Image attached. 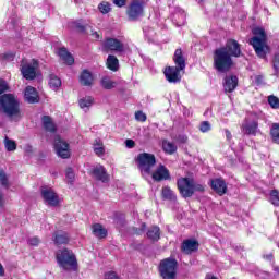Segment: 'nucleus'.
Masks as SVG:
<instances>
[{"mask_svg":"<svg viewBox=\"0 0 279 279\" xmlns=\"http://www.w3.org/2000/svg\"><path fill=\"white\" fill-rule=\"evenodd\" d=\"M0 112L11 121H21L23 119L21 102L13 94H4L0 97Z\"/></svg>","mask_w":279,"mask_h":279,"instance_id":"obj_1","label":"nucleus"},{"mask_svg":"<svg viewBox=\"0 0 279 279\" xmlns=\"http://www.w3.org/2000/svg\"><path fill=\"white\" fill-rule=\"evenodd\" d=\"M173 61L177 64V66H168L166 68L163 73H165L166 80L170 84H178V82H181L182 80V76L180 75V71H184V69H186V60L182 54V49L175 50Z\"/></svg>","mask_w":279,"mask_h":279,"instance_id":"obj_2","label":"nucleus"},{"mask_svg":"<svg viewBox=\"0 0 279 279\" xmlns=\"http://www.w3.org/2000/svg\"><path fill=\"white\" fill-rule=\"evenodd\" d=\"M254 37L251 38L250 45L255 50V53L258 58L265 60L267 58V53H269V46H267V33H265V28L255 27L253 29Z\"/></svg>","mask_w":279,"mask_h":279,"instance_id":"obj_3","label":"nucleus"},{"mask_svg":"<svg viewBox=\"0 0 279 279\" xmlns=\"http://www.w3.org/2000/svg\"><path fill=\"white\" fill-rule=\"evenodd\" d=\"M56 258L59 267L64 271H77V257L69 248L57 251Z\"/></svg>","mask_w":279,"mask_h":279,"instance_id":"obj_4","label":"nucleus"},{"mask_svg":"<svg viewBox=\"0 0 279 279\" xmlns=\"http://www.w3.org/2000/svg\"><path fill=\"white\" fill-rule=\"evenodd\" d=\"M234 65V61L230 58V52L226 48H217L214 51V69L218 73H228Z\"/></svg>","mask_w":279,"mask_h":279,"instance_id":"obj_5","label":"nucleus"},{"mask_svg":"<svg viewBox=\"0 0 279 279\" xmlns=\"http://www.w3.org/2000/svg\"><path fill=\"white\" fill-rule=\"evenodd\" d=\"M159 274L162 279H175L178 274V260L166 258L159 263Z\"/></svg>","mask_w":279,"mask_h":279,"instance_id":"obj_6","label":"nucleus"},{"mask_svg":"<svg viewBox=\"0 0 279 279\" xmlns=\"http://www.w3.org/2000/svg\"><path fill=\"white\" fill-rule=\"evenodd\" d=\"M156 169V155L149 153L141 154V171L151 175V171Z\"/></svg>","mask_w":279,"mask_h":279,"instance_id":"obj_7","label":"nucleus"},{"mask_svg":"<svg viewBox=\"0 0 279 279\" xmlns=\"http://www.w3.org/2000/svg\"><path fill=\"white\" fill-rule=\"evenodd\" d=\"M241 130L246 136H256L258 132V119H256V114H251V117L245 118Z\"/></svg>","mask_w":279,"mask_h":279,"instance_id":"obj_8","label":"nucleus"},{"mask_svg":"<svg viewBox=\"0 0 279 279\" xmlns=\"http://www.w3.org/2000/svg\"><path fill=\"white\" fill-rule=\"evenodd\" d=\"M177 186L180 195H182L185 199L189 197H193V179H190V178L178 179Z\"/></svg>","mask_w":279,"mask_h":279,"instance_id":"obj_9","label":"nucleus"},{"mask_svg":"<svg viewBox=\"0 0 279 279\" xmlns=\"http://www.w3.org/2000/svg\"><path fill=\"white\" fill-rule=\"evenodd\" d=\"M41 197L47 206H58L60 204V196L49 186H41Z\"/></svg>","mask_w":279,"mask_h":279,"instance_id":"obj_10","label":"nucleus"},{"mask_svg":"<svg viewBox=\"0 0 279 279\" xmlns=\"http://www.w3.org/2000/svg\"><path fill=\"white\" fill-rule=\"evenodd\" d=\"M36 71H38V61L35 59L28 63L22 64L21 73L25 80H35Z\"/></svg>","mask_w":279,"mask_h":279,"instance_id":"obj_11","label":"nucleus"},{"mask_svg":"<svg viewBox=\"0 0 279 279\" xmlns=\"http://www.w3.org/2000/svg\"><path fill=\"white\" fill-rule=\"evenodd\" d=\"M220 48L226 49V51L229 52L230 58H241V56H243V51H241V44L235 39L227 40L226 45Z\"/></svg>","mask_w":279,"mask_h":279,"instance_id":"obj_12","label":"nucleus"},{"mask_svg":"<svg viewBox=\"0 0 279 279\" xmlns=\"http://www.w3.org/2000/svg\"><path fill=\"white\" fill-rule=\"evenodd\" d=\"M54 149L57 151V156H59L60 158H70L71 156L69 143L62 141L60 136H56L54 138Z\"/></svg>","mask_w":279,"mask_h":279,"instance_id":"obj_13","label":"nucleus"},{"mask_svg":"<svg viewBox=\"0 0 279 279\" xmlns=\"http://www.w3.org/2000/svg\"><path fill=\"white\" fill-rule=\"evenodd\" d=\"M150 175L155 182H162V180H171L169 169H167L165 165H159L155 171H151Z\"/></svg>","mask_w":279,"mask_h":279,"instance_id":"obj_14","label":"nucleus"},{"mask_svg":"<svg viewBox=\"0 0 279 279\" xmlns=\"http://www.w3.org/2000/svg\"><path fill=\"white\" fill-rule=\"evenodd\" d=\"M102 49L104 51H118L121 52L124 49L123 44L116 38H107L104 43H102Z\"/></svg>","mask_w":279,"mask_h":279,"instance_id":"obj_15","label":"nucleus"},{"mask_svg":"<svg viewBox=\"0 0 279 279\" xmlns=\"http://www.w3.org/2000/svg\"><path fill=\"white\" fill-rule=\"evenodd\" d=\"M210 186L213 191L218 193V195H226L228 193V185L226 184V181L223 179H211L210 180Z\"/></svg>","mask_w":279,"mask_h":279,"instance_id":"obj_16","label":"nucleus"},{"mask_svg":"<svg viewBox=\"0 0 279 279\" xmlns=\"http://www.w3.org/2000/svg\"><path fill=\"white\" fill-rule=\"evenodd\" d=\"M181 250L184 254H193L199 250V242L197 240H185L181 245Z\"/></svg>","mask_w":279,"mask_h":279,"instance_id":"obj_17","label":"nucleus"},{"mask_svg":"<svg viewBox=\"0 0 279 279\" xmlns=\"http://www.w3.org/2000/svg\"><path fill=\"white\" fill-rule=\"evenodd\" d=\"M93 175L96 178V180H100V182H109L110 175L106 171V168L101 165H97L93 169Z\"/></svg>","mask_w":279,"mask_h":279,"instance_id":"obj_18","label":"nucleus"},{"mask_svg":"<svg viewBox=\"0 0 279 279\" xmlns=\"http://www.w3.org/2000/svg\"><path fill=\"white\" fill-rule=\"evenodd\" d=\"M239 86V77L231 75L225 77L223 88L226 93H233Z\"/></svg>","mask_w":279,"mask_h":279,"instance_id":"obj_19","label":"nucleus"},{"mask_svg":"<svg viewBox=\"0 0 279 279\" xmlns=\"http://www.w3.org/2000/svg\"><path fill=\"white\" fill-rule=\"evenodd\" d=\"M141 14V1L133 0L128 9V15L131 21H135V19H138V15Z\"/></svg>","mask_w":279,"mask_h":279,"instance_id":"obj_20","label":"nucleus"},{"mask_svg":"<svg viewBox=\"0 0 279 279\" xmlns=\"http://www.w3.org/2000/svg\"><path fill=\"white\" fill-rule=\"evenodd\" d=\"M24 99L27 104H38V92L32 86H27L24 92Z\"/></svg>","mask_w":279,"mask_h":279,"instance_id":"obj_21","label":"nucleus"},{"mask_svg":"<svg viewBox=\"0 0 279 279\" xmlns=\"http://www.w3.org/2000/svg\"><path fill=\"white\" fill-rule=\"evenodd\" d=\"M58 56H59L60 60H62V62H64L69 66H71V64H74V62H75V59L73 58V54L70 53L66 50V48H60L58 50Z\"/></svg>","mask_w":279,"mask_h":279,"instance_id":"obj_22","label":"nucleus"},{"mask_svg":"<svg viewBox=\"0 0 279 279\" xmlns=\"http://www.w3.org/2000/svg\"><path fill=\"white\" fill-rule=\"evenodd\" d=\"M161 197L162 199H166L168 202H178V196L175 195V192L169 187V185H166L161 189Z\"/></svg>","mask_w":279,"mask_h":279,"instance_id":"obj_23","label":"nucleus"},{"mask_svg":"<svg viewBox=\"0 0 279 279\" xmlns=\"http://www.w3.org/2000/svg\"><path fill=\"white\" fill-rule=\"evenodd\" d=\"M173 21L178 27L186 24V13L182 9H178L173 15Z\"/></svg>","mask_w":279,"mask_h":279,"instance_id":"obj_24","label":"nucleus"},{"mask_svg":"<svg viewBox=\"0 0 279 279\" xmlns=\"http://www.w3.org/2000/svg\"><path fill=\"white\" fill-rule=\"evenodd\" d=\"M92 232L97 239H106L108 236V231L99 223L92 226Z\"/></svg>","mask_w":279,"mask_h":279,"instance_id":"obj_25","label":"nucleus"},{"mask_svg":"<svg viewBox=\"0 0 279 279\" xmlns=\"http://www.w3.org/2000/svg\"><path fill=\"white\" fill-rule=\"evenodd\" d=\"M146 234H147V239H149V241H153V243L160 241V227L158 226L150 227Z\"/></svg>","mask_w":279,"mask_h":279,"instance_id":"obj_26","label":"nucleus"},{"mask_svg":"<svg viewBox=\"0 0 279 279\" xmlns=\"http://www.w3.org/2000/svg\"><path fill=\"white\" fill-rule=\"evenodd\" d=\"M80 82L82 86H93V74L88 72V70L83 71L80 76Z\"/></svg>","mask_w":279,"mask_h":279,"instance_id":"obj_27","label":"nucleus"},{"mask_svg":"<svg viewBox=\"0 0 279 279\" xmlns=\"http://www.w3.org/2000/svg\"><path fill=\"white\" fill-rule=\"evenodd\" d=\"M53 241L57 245H66V243H69V234H66V232L59 231L54 234Z\"/></svg>","mask_w":279,"mask_h":279,"instance_id":"obj_28","label":"nucleus"},{"mask_svg":"<svg viewBox=\"0 0 279 279\" xmlns=\"http://www.w3.org/2000/svg\"><path fill=\"white\" fill-rule=\"evenodd\" d=\"M106 65L110 71H119V59L112 54H109Z\"/></svg>","mask_w":279,"mask_h":279,"instance_id":"obj_29","label":"nucleus"},{"mask_svg":"<svg viewBox=\"0 0 279 279\" xmlns=\"http://www.w3.org/2000/svg\"><path fill=\"white\" fill-rule=\"evenodd\" d=\"M41 121H43V126L47 132H56V124L53 123V120H51L50 117L44 116Z\"/></svg>","mask_w":279,"mask_h":279,"instance_id":"obj_30","label":"nucleus"},{"mask_svg":"<svg viewBox=\"0 0 279 279\" xmlns=\"http://www.w3.org/2000/svg\"><path fill=\"white\" fill-rule=\"evenodd\" d=\"M3 143L7 151H16V142L8 137V135L4 136Z\"/></svg>","mask_w":279,"mask_h":279,"instance_id":"obj_31","label":"nucleus"},{"mask_svg":"<svg viewBox=\"0 0 279 279\" xmlns=\"http://www.w3.org/2000/svg\"><path fill=\"white\" fill-rule=\"evenodd\" d=\"M49 86L50 88H52V90H58V88L62 86V81L58 76L51 74L49 80Z\"/></svg>","mask_w":279,"mask_h":279,"instance_id":"obj_32","label":"nucleus"},{"mask_svg":"<svg viewBox=\"0 0 279 279\" xmlns=\"http://www.w3.org/2000/svg\"><path fill=\"white\" fill-rule=\"evenodd\" d=\"M94 151L96 156H104L106 154V148L104 147V143L100 140H96L94 143Z\"/></svg>","mask_w":279,"mask_h":279,"instance_id":"obj_33","label":"nucleus"},{"mask_svg":"<svg viewBox=\"0 0 279 279\" xmlns=\"http://www.w3.org/2000/svg\"><path fill=\"white\" fill-rule=\"evenodd\" d=\"M101 86L102 88H106V90H111V88H114L117 86V82L112 81L108 76H105L101 80Z\"/></svg>","mask_w":279,"mask_h":279,"instance_id":"obj_34","label":"nucleus"},{"mask_svg":"<svg viewBox=\"0 0 279 279\" xmlns=\"http://www.w3.org/2000/svg\"><path fill=\"white\" fill-rule=\"evenodd\" d=\"M93 104H95V99H93V97L90 96H86L82 99H80L78 105L80 108H82L84 110V108H90V106H93Z\"/></svg>","mask_w":279,"mask_h":279,"instance_id":"obj_35","label":"nucleus"},{"mask_svg":"<svg viewBox=\"0 0 279 279\" xmlns=\"http://www.w3.org/2000/svg\"><path fill=\"white\" fill-rule=\"evenodd\" d=\"M162 147L166 154H175V151H178V146L171 142L163 141Z\"/></svg>","mask_w":279,"mask_h":279,"instance_id":"obj_36","label":"nucleus"},{"mask_svg":"<svg viewBox=\"0 0 279 279\" xmlns=\"http://www.w3.org/2000/svg\"><path fill=\"white\" fill-rule=\"evenodd\" d=\"M98 10L101 14H109L112 10V5L109 2L102 1L98 4Z\"/></svg>","mask_w":279,"mask_h":279,"instance_id":"obj_37","label":"nucleus"},{"mask_svg":"<svg viewBox=\"0 0 279 279\" xmlns=\"http://www.w3.org/2000/svg\"><path fill=\"white\" fill-rule=\"evenodd\" d=\"M206 191V186L201 183H195V180L192 179V195L195 193H204Z\"/></svg>","mask_w":279,"mask_h":279,"instance_id":"obj_38","label":"nucleus"},{"mask_svg":"<svg viewBox=\"0 0 279 279\" xmlns=\"http://www.w3.org/2000/svg\"><path fill=\"white\" fill-rule=\"evenodd\" d=\"M270 203L272 206H279V191L278 190H272L270 192Z\"/></svg>","mask_w":279,"mask_h":279,"instance_id":"obj_39","label":"nucleus"},{"mask_svg":"<svg viewBox=\"0 0 279 279\" xmlns=\"http://www.w3.org/2000/svg\"><path fill=\"white\" fill-rule=\"evenodd\" d=\"M268 104L271 108H274L275 110H278L279 108V98L271 95L268 97Z\"/></svg>","mask_w":279,"mask_h":279,"instance_id":"obj_40","label":"nucleus"},{"mask_svg":"<svg viewBox=\"0 0 279 279\" xmlns=\"http://www.w3.org/2000/svg\"><path fill=\"white\" fill-rule=\"evenodd\" d=\"M270 134L272 136V141H275V143H279V124L272 125Z\"/></svg>","mask_w":279,"mask_h":279,"instance_id":"obj_41","label":"nucleus"},{"mask_svg":"<svg viewBox=\"0 0 279 279\" xmlns=\"http://www.w3.org/2000/svg\"><path fill=\"white\" fill-rule=\"evenodd\" d=\"M65 177L69 184H73V182H75V172H73V169L68 168L65 172Z\"/></svg>","mask_w":279,"mask_h":279,"instance_id":"obj_42","label":"nucleus"},{"mask_svg":"<svg viewBox=\"0 0 279 279\" xmlns=\"http://www.w3.org/2000/svg\"><path fill=\"white\" fill-rule=\"evenodd\" d=\"M0 184L8 189L10 186V183L8 182V175L3 170H0Z\"/></svg>","mask_w":279,"mask_h":279,"instance_id":"obj_43","label":"nucleus"},{"mask_svg":"<svg viewBox=\"0 0 279 279\" xmlns=\"http://www.w3.org/2000/svg\"><path fill=\"white\" fill-rule=\"evenodd\" d=\"M201 132H210V122L203 121L199 125Z\"/></svg>","mask_w":279,"mask_h":279,"instance_id":"obj_44","label":"nucleus"},{"mask_svg":"<svg viewBox=\"0 0 279 279\" xmlns=\"http://www.w3.org/2000/svg\"><path fill=\"white\" fill-rule=\"evenodd\" d=\"M39 243H40V239H38L37 236L28 239V244L33 245L34 247L38 246Z\"/></svg>","mask_w":279,"mask_h":279,"instance_id":"obj_45","label":"nucleus"},{"mask_svg":"<svg viewBox=\"0 0 279 279\" xmlns=\"http://www.w3.org/2000/svg\"><path fill=\"white\" fill-rule=\"evenodd\" d=\"M8 90V83L0 78V95H3Z\"/></svg>","mask_w":279,"mask_h":279,"instance_id":"obj_46","label":"nucleus"},{"mask_svg":"<svg viewBox=\"0 0 279 279\" xmlns=\"http://www.w3.org/2000/svg\"><path fill=\"white\" fill-rule=\"evenodd\" d=\"M105 279H120L119 276H117V272L109 271L105 274Z\"/></svg>","mask_w":279,"mask_h":279,"instance_id":"obj_47","label":"nucleus"},{"mask_svg":"<svg viewBox=\"0 0 279 279\" xmlns=\"http://www.w3.org/2000/svg\"><path fill=\"white\" fill-rule=\"evenodd\" d=\"M135 146H136V143L133 140H126L125 141V147L128 149H134Z\"/></svg>","mask_w":279,"mask_h":279,"instance_id":"obj_48","label":"nucleus"},{"mask_svg":"<svg viewBox=\"0 0 279 279\" xmlns=\"http://www.w3.org/2000/svg\"><path fill=\"white\" fill-rule=\"evenodd\" d=\"M274 69L276 71V73H278V71H279V53L275 54Z\"/></svg>","mask_w":279,"mask_h":279,"instance_id":"obj_49","label":"nucleus"},{"mask_svg":"<svg viewBox=\"0 0 279 279\" xmlns=\"http://www.w3.org/2000/svg\"><path fill=\"white\" fill-rule=\"evenodd\" d=\"M255 84H257V86H260L262 84H264L263 75L255 76Z\"/></svg>","mask_w":279,"mask_h":279,"instance_id":"obj_50","label":"nucleus"},{"mask_svg":"<svg viewBox=\"0 0 279 279\" xmlns=\"http://www.w3.org/2000/svg\"><path fill=\"white\" fill-rule=\"evenodd\" d=\"M113 3L118 8H123V5H125V0H113Z\"/></svg>","mask_w":279,"mask_h":279,"instance_id":"obj_51","label":"nucleus"},{"mask_svg":"<svg viewBox=\"0 0 279 279\" xmlns=\"http://www.w3.org/2000/svg\"><path fill=\"white\" fill-rule=\"evenodd\" d=\"M135 165L137 167V169H141V155H137L135 158Z\"/></svg>","mask_w":279,"mask_h":279,"instance_id":"obj_52","label":"nucleus"},{"mask_svg":"<svg viewBox=\"0 0 279 279\" xmlns=\"http://www.w3.org/2000/svg\"><path fill=\"white\" fill-rule=\"evenodd\" d=\"M263 258H265L266 260H274V254L270 253V254L264 255Z\"/></svg>","mask_w":279,"mask_h":279,"instance_id":"obj_53","label":"nucleus"},{"mask_svg":"<svg viewBox=\"0 0 279 279\" xmlns=\"http://www.w3.org/2000/svg\"><path fill=\"white\" fill-rule=\"evenodd\" d=\"M226 137L228 141H230V138H232V133H230V131L226 130Z\"/></svg>","mask_w":279,"mask_h":279,"instance_id":"obj_54","label":"nucleus"},{"mask_svg":"<svg viewBox=\"0 0 279 279\" xmlns=\"http://www.w3.org/2000/svg\"><path fill=\"white\" fill-rule=\"evenodd\" d=\"M3 204H4L3 194L0 193V208H3Z\"/></svg>","mask_w":279,"mask_h":279,"instance_id":"obj_55","label":"nucleus"},{"mask_svg":"<svg viewBox=\"0 0 279 279\" xmlns=\"http://www.w3.org/2000/svg\"><path fill=\"white\" fill-rule=\"evenodd\" d=\"M5 275V269L3 268V265L0 264V276Z\"/></svg>","mask_w":279,"mask_h":279,"instance_id":"obj_56","label":"nucleus"},{"mask_svg":"<svg viewBox=\"0 0 279 279\" xmlns=\"http://www.w3.org/2000/svg\"><path fill=\"white\" fill-rule=\"evenodd\" d=\"M141 121H147V116L145 113H141Z\"/></svg>","mask_w":279,"mask_h":279,"instance_id":"obj_57","label":"nucleus"},{"mask_svg":"<svg viewBox=\"0 0 279 279\" xmlns=\"http://www.w3.org/2000/svg\"><path fill=\"white\" fill-rule=\"evenodd\" d=\"M93 36H94V38H95L96 40H99V33L94 32V33H93Z\"/></svg>","mask_w":279,"mask_h":279,"instance_id":"obj_58","label":"nucleus"},{"mask_svg":"<svg viewBox=\"0 0 279 279\" xmlns=\"http://www.w3.org/2000/svg\"><path fill=\"white\" fill-rule=\"evenodd\" d=\"M135 119H137V121H141V111H137L135 113Z\"/></svg>","mask_w":279,"mask_h":279,"instance_id":"obj_59","label":"nucleus"},{"mask_svg":"<svg viewBox=\"0 0 279 279\" xmlns=\"http://www.w3.org/2000/svg\"><path fill=\"white\" fill-rule=\"evenodd\" d=\"M147 1H149V0H142V5H143V3H147Z\"/></svg>","mask_w":279,"mask_h":279,"instance_id":"obj_60","label":"nucleus"},{"mask_svg":"<svg viewBox=\"0 0 279 279\" xmlns=\"http://www.w3.org/2000/svg\"><path fill=\"white\" fill-rule=\"evenodd\" d=\"M198 3H204V0H196Z\"/></svg>","mask_w":279,"mask_h":279,"instance_id":"obj_61","label":"nucleus"}]
</instances>
